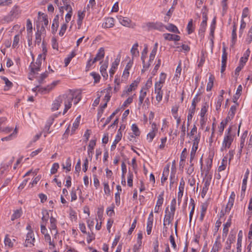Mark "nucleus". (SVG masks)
<instances>
[{
  "label": "nucleus",
  "instance_id": "obj_1",
  "mask_svg": "<svg viewBox=\"0 0 252 252\" xmlns=\"http://www.w3.org/2000/svg\"><path fill=\"white\" fill-rule=\"evenodd\" d=\"M74 97V94L71 93L60 95L54 100L52 104V110L53 111L58 110L61 106L63 105L64 108L63 114L64 115L68 110L71 108Z\"/></svg>",
  "mask_w": 252,
  "mask_h": 252
},
{
  "label": "nucleus",
  "instance_id": "obj_2",
  "mask_svg": "<svg viewBox=\"0 0 252 252\" xmlns=\"http://www.w3.org/2000/svg\"><path fill=\"white\" fill-rule=\"evenodd\" d=\"M143 28L148 30H157L160 31H164V25L158 22H148L145 24Z\"/></svg>",
  "mask_w": 252,
  "mask_h": 252
},
{
  "label": "nucleus",
  "instance_id": "obj_3",
  "mask_svg": "<svg viewBox=\"0 0 252 252\" xmlns=\"http://www.w3.org/2000/svg\"><path fill=\"white\" fill-rule=\"evenodd\" d=\"M234 135H225L222 141V146L220 149L221 151L226 150L230 147L234 139Z\"/></svg>",
  "mask_w": 252,
  "mask_h": 252
},
{
  "label": "nucleus",
  "instance_id": "obj_4",
  "mask_svg": "<svg viewBox=\"0 0 252 252\" xmlns=\"http://www.w3.org/2000/svg\"><path fill=\"white\" fill-rule=\"evenodd\" d=\"M212 180V176L211 175H206L205 178L203 179L204 185L201 192V196L204 198L206 195Z\"/></svg>",
  "mask_w": 252,
  "mask_h": 252
},
{
  "label": "nucleus",
  "instance_id": "obj_5",
  "mask_svg": "<svg viewBox=\"0 0 252 252\" xmlns=\"http://www.w3.org/2000/svg\"><path fill=\"white\" fill-rule=\"evenodd\" d=\"M168 211V208H167L165 210V213L166 214L165 215L164 218V222L163 225L165 226L166 225H169L174 218V215L173 213H167V211Z\"/></svg>",
  "mask_w": 252,
  "mask_h": 252
},
{
  "label": "nucleus",
  "instance_id": "obj_6",
  "mask_svg": "<svg viewBox=\"0 0 252 252\" xmlns=\"http://www.w3.org/2000/svg\"><path fill=\"white\" fill-rule=\"evenodd\" d=\"M158 131V128L155 123L152 124V131H150L147 135V138L149 139V141L151 142L155 137L156 134Z\"/></svg>",
  "mask_w": 252,
  "mask_h": 252
},
{
  "label": "nucleus",
  "instance_id": "obj_7",
  "mask_svg": "<svg viewBox=\"0 0 252 252\" xmlns=\"http://www.w3.org/2000/svg\"><path fill=\"white\" fill-rule=\"evenodd\" d=\"M138 82L137 81H134L133 83H132L128 87L126 90L123 91V93L122 95V96H124L125 94H129V93L132 92V91L135 90L138 85Z\"/></svg>",
  "mask_w": 252,
  "mask_h": 252
},
{
  "label": "nucleus",
  "instance_id": "obj_8",
  "mask_svg": "<svg viewBox=\"0 0 252 252\" xmlns=\"http://www.w3.org/2000/svg\"><path fill=\"white\" fill-rule=\"evenodd\" d=\"M133 64V61L132 60H129V62L127 63V64L126 65V66L125 67V69L123 72L122 78H124L125 80H126L127 78L129 76V70L130 69V68L132 67Z\"/></svg>",
  "mask_w": 252,
  "mask_h": 252
},
{
  "label": "nucleus",
  "instance_id": "obj_9",
  "mask_svg": "<svg viewBox=\"0 0 252 252\" xmlns=\"http://www.w3.org/2000/svg\"><path fill=\"white\" fill-rule=\"evenodd\" d=\"M162 88L159 86H155V93L156 94V98L158 102H160L162 99L163 91L161 90Z\"/></svg>",
  "mask_w": 252,
  "mask_h": 252
},
{
  "label": "nucleus",
  "instance_id": "obj_10",
  "mask_svg": "<svg viewBox=\"0 0 252 252\" xmlns=\"http://www.w3.org/2000/svg\"><path fill=\"white\" fill-rule=\"evenodd\" d=\"M9 14L14 18H17L21 14V10L19 6L15 5L13 6Z\"/></svg>",
  "mask_w": 252,
  "mask_h": 252
},
{
  "label": "nucleus",
  "instance_id": "obj_11",
  "mask_svg": "<svg viewBox=\"0 0 252 252\" xmlns=\"http://www.w3.org/2000/svg\"><path fill=\"white\" fill-rule=\"evenodd\" d=\"M163 36L165 40L169 41H179L180 40V36L170 33H164Z\"/></svg>",
  "mask_w": 252,
  "mask_h": 252
},
{
  "label": "nucleus",
  "instance_id": "obj_12",
  "mask_svg": "<svg viewBox=\"0 0 252 252\" xmlns=\"http://www.w3.org/2000/svg\"><path fill=\"white\" fill-rule=\"evenodd\" d=\"M120 63V59L117 58L115 60V61L112 63L111 65V67L109 70V73L110 77H112L114 74L115 72V70L117 68Z\"/></svg>",
  "mask_w": 252,
  "mask_h": 252
},
{
  "label": "nucleus",
  "instance_id": "obj_13",
  "mask_svg": "<svg viewBox=\"0 0 252 252\" xmlns=\"http://www.w3.org/2000/svg\"><path fill=\"white\" fill-rule=\"evenodd\" d=\"M119 22L124 26L129 27L130 26L131 20L127 17H124L122 16L117 17Z\"/></svg>",
  "mask_w": 252,
  "mask_h": 252
},
{
  "label": "nucleus",
  "instance_id": "obj_14",
  "mask_svg": "<svg viewBox=\"0 0 252 252\" xmlns=\"http://www.w3.org/2000/svg\"><path fill=\"white\" fill-rule=\"evenodd\" d=\"M114 25V20L113 18L108 17L105 20V22L102 24V27L104 28H110Z\"/></svg>",
  "mask_w": 252,
  "mask_h": 252
},
{
  "label": "nucleus",
  "instance_id": "obj_15",
  "mask_svg": "<svg viewBox=\"0 0 252 252\" xmlns=\"http://www.w3.org/2000/svg\"><path fill=\"white\" fill-rule=\"evenodd\" d=\"M249 173H250L249 170L248 169L246 172V173L245 175V177L243 180L242 186L241 195H242L243 192L244 193L246 191V188H247V180L248 178V176L249 175Z\"/></svg>",
  "mask_w": 252,
  "mask_h": 252
},
{
  "label": "nucleus",
  "instance_id": "obj_16",
  "mask_svg": "<svg viewBox=\"0 0 252 252\" xmlns=\"http://www.w3.org/2000/svg\"><path fill=\"white\" fill-rule=\"evenodd\" d=\"M96 145V140H91L90 141L88 147V153L90 157H92V155L93 153V151L94 146Z\"/></svg>",
  "mask_w": 252,
  "mask_h": 252
},
{
  "label": "nucleus",
  "instance_id": "obj_17",
  "mask_svg": "<svg viewBox=\"0 0 252 252\" xmlns=\"http://www.w3.org/2000/svg\"><path fill=\"white\" fill-rule=\"evenodd\" d=\"M138 43H135L133 46L132 47L130 53L132 56V59L134 57H137L139 56V52L138 50Z\"/></svg>",
  "mask_w": 252,
  "mask_h": 252
},
{
  "label": "nucleus",
  "instance_id": "obj_18",
  "mask_svg": "<svg viewBox=\"0 0 252 252\" xmlns=\"http://www.w3.org/2000/svg\"><path fill=\"white\" fill-rule=\"evenodd\" d=\"M144 89H142L140 92V94L139 97V102L138 105L141 106V105L143 103L144 100L145 98L147 95V92L146 90H144Z\"/></svg>",
  "mask_w": 252,
  "mask_h": 252
},
{
  "label": "nucleus",
  "instance_id": "obj_19",
  "mask_svg": "<svg viewBox=\"0 0 252 252\" xmlns=\"http://www.w3.org/2000/svg\"><path fill=\"white\" fill-rule=\"evenodd\" d=\"M34 241V238L33 237V234L32 232H29L27 235L26 240V246L28 247L29 244H33Z\"/></svg>",
  "mask_w": 252,
  "mask_h": 252
},
{
  "label": "nucleus",
  "instance_id": "obj_20",
  "mask_svg": "<svg viewBox=\"0 0 252 252\" xmlns=\"http://www.w3.org/2000/svg\"><path fill=\"white\" fill-rule=\"evenodd\" d=\"M166 77V74L164 73H161L159 76V80L158 82H157L155 86H160V87H162L163 84L165 82V80Z\"/></svg>",
  "mask_w": 252,
  "mask_h": 252
},
{
  "label": "nucleus",
  "instance_id": "obj_21",
  "mask_svg": "<svg viewBox=\"0 0 252 252\" xmlns=\"http://www.w3.org/2000/svg\"><path fill=\"white\" fill-rule=\"evenodd\" d=\"M50 229H51V230L55 231V235L57 234L58 233V232L56 230V229H57V226H56L57 220L54 217H51L50 219Z\"/></svg>",
  "mask_w": 252,
  "mask_h": 252
},
{
  "label": "nucleus",
  "instance_id": "obj_22",
  "mask_svg": "<svg viewBox=\"0 0 252 252\" xmlns=\"http://www.w3.org/2000/svg\"><path fill=\"white\" fill-rule=\"evenodd\" d=\"M40 66L38 65L36 63H31L30 67L31 68V74H35L37 73L38 71L40 70Z\"/></svg>",
  "mask_w": 252,
  "mask_h": 252
},
{
  "label": "nucleus",
  "instance_id": "obj_23",
  "mask_svg": "<svg viewBox=\"0 0 252 252\" xmlns=\"http://www.w3.org/2000/svg\"><path fill=\"white\" fill-rule=\"evenodd\" d=\"M22 214V210L21 209H17L14 211V213L11 216V220L12 221L14 220L19 218Z\"/></svg>",
  "mask_w": 252,
  "mask_h": 252
},
{
  "label": "nucleus",
  "instance_id": "obj_24",
  "mask_svg": "<svg viewBox=\"0 0 252 252\" xmlns=\"http://www.w3.org/2000/svg\"><path fill=\"white\" fill-rule=\"evenodd\" d=\"M164 29H166L167 30H168L170 32H175V33H180L177 28L175 25H174L173 24H170L167 26H164Z\"/></svg>",
  "mask_w": 252,
  "mask_h": 252
},
{
  "label": "nucleus",
  "instance_id": "obj_25",
  "mask_svg": "<svg viewBox=\"0 0 252 252\" xmlns=\"http://www.w3.org/2000/svg\"><path fill=\"white\" fill-rule=\"evenodd\" d=\"M59 15H57L55 16L53 20V22L52 25V29L54 32L57 31L58 27L59 26Z\"/></svg>",
  "mask_w": 252,
  "mask_h": 252
},
{
  "label": "nucleus",
  "instance_id": "obj_26",
  "mask_svg": "<svg viewBox=\"0 0 252 252\" xmlns=\"http://www.w3.org/2000/svg\"><path fill=\"white\" fill-rule=\"evenodd\" d=\"M76 53L75 51H73L69 55H68V57L64 59V64L65 67H66L69 64L72 59L74 57Z\"/></svg>",
  "mask_w": 252,
  "mask_h": 252
},
{
  "label": "nucleus",
  "instance_id": "obj_27",
  "mask_svg": "<svg viewBox=\"0 0 252 252\" xmlns=\"http://www.w3.org/2000/svg\"><path fill=\"white\" fill-rule=\"evenodd\" d=\"M122 138V134L120 133V134L118 133L116 136L115 139L114 141L113 144L111 147V150L113 151L116 147V145L117 143L121 140Z\"/></svg>",
  "mask_w": 252,
  "mask_h": 252
},
{
  "label": "nucleus",
  "instance_id": "obj_28",
  "mask_svg": "<svg viewBox=\"0 0 252 252\" xmlns=\"http://www.w3.org/2000/svg\"><path fill=\"white\" fill-rule=\"evenodd\" d=\"M227 157L226 156L224 157L222 160L221 165L218 168V171L219 172L223 171L225 169L227 164Z\"/></svg>",
  "mask_w": 252,
  "mask_h": 252
},
{
  "label": "nucleus",
  "instance_id": "obj_29",
  "mask_svg": "<svg viewBox=\"0 0 252 252\" xmlns=\"http://www.w3.org/2000/svg\"><path fill=\"white\" fill-rule=\"evenodd\" d=\"M231 225L230 220L228 221L225 224H224L223 228V233L222 236L226 237L227 236L228 232V228Z\"/></svg>",
  "mask_w": 252,
  "mask_h": 252
},
{
  "label": "nucleus",
  "instance_id": "obj_30",
  "mask_svg": "<svg viewBox=\"0 0 252 252\" xmlns=\"http://www.w3.org/2000/svg\"><path fill=\"white\" fill-rule=\"evenodd\" d=\"M14 19V18L8 13L7 15H5L3 17L0 21V22L1 24L9 23L12 21Z\"/></svg>",
  "mask_w": 252,
  "mask_h": 252
},
{
  "label": "nucleus",
  "instance_id": "obj_31",
  "mask_svg": "<svg viewBox=\"0 0 252 252\" xmlns=\"http://www.w3.org/2000/svg\"><path fill=\"white\" fill-rule=\"evenodd\" d=\"M42 213L43 216L41 219V220H42L41 223H45V225H46V223L48 220V219L49 218V213L47 210H43L42 212Z\"/></svg>",
  "mask_w": 252,
  "mask_h": 252
},
{
  "label": "nucleus",
  "instance_id": "obj_32",
  "mask_svg": "<svg viewBox=\"0 0 252 252\" xmlns=\"http://www.w3.org/2000/svg\"><path fill=\"white\" fill-rule=\"evenodd\" d=\"M107 68V64H103L100 66V72L102 76L104 78H107L108 74L106 72V68Z\"/></svg>",
  "mask_w": 252,
  "mask_h": 252
},
{
  "label": "nucleus",
  "instance_id": "obj_33",
  "mask_svg": "<svg viewBox=\"0 0 252 252\" xmlns=\"http://www.w3.org/2000/svg\"><path fill=\"white\" fill-rule=\"evenodd\" d=\"M236 27L235 25H234L233 29L232 32V40H231V43H232V46H233L236 42V38H237V34H236Z\"/></svg>",
  "mask_w": 252,
  "mask_h": 252
},
{
  "label": "nucleus",
  "instance_id": "obj_34",
  "mask_svg": "<svg viewBox=\"0 0 252 252\" xmlns=\"http://www.w3.org/2000/svg\"><path fill=\"white\" fill-rule=\"evenodd\" d=\"M104 49L103 48H100L96 55V58H97L99 60L102 59L104 57Z\"/></svg>",
  "mask_w": 252,
  "mask_h": 252
},
{
  "label": "nucleus",
  "instance_id": "obj_35",
  "mask_svg": "<svg viewBox=\"0 0 252 252\" xmlns=\"http://www.w3.org/2000/svg\"><path fill=\"white\" fill-rule=\"evenodd\" d=\"M223 100V96H222V95H220L218 97L217 102L216 104V109L217 110H219L220 109Z\"/></svg>",
  "mask_w": 252,
  "mask_h": 252
},
{
  "label": "nucleus",
  "instance_id": "obj_36",
  "mask_svg": "<svg viewBox=\"0 0 252 252\" xmlns=\"http://www.w3.org/2000/svg\"><path fill=\"white\" fill-rule=\"evenodd\" d=\"M63 168L66 170V171H70L71 170V162L70 158H68L65 162V165H63Z\"/></svg>",
  "mask_w": 252,
  "mask_h": 252
},
{
  "label": "nucleus",
  "instance_id": "obj_37",
  "mask_svg": "<svg viewBox=\"0 0 252 252\" xmlns=\"http://www.w3.org/2000/svg\"><path fill=\"white\" fill-rule=\"evenodd\" d=\"M41 32L39 30H37V32L35 33V43L37 44L38 45H39L41 41Z\"/></svg>",
  "mask_w": 252,
  "mask_h": 252
},
{
  "label": "nucleus",
  "instance_id": "obj_38",
  "mask_svg": "<svg viewBox=\"0 0 252 252\" xmlns=\"http://www.w3.org/2000/svg\"><path fill=\"white\" fill-rule=\"evenodd\" d=\"M58 83V81L53 82L50 85L47 86L46 87L44 88H41V89H44L45 92H49L53 88H54Z\"/></svg>",
  "mask_w": 252,
  "mask_h": 252
},
{
  "label": "nucleus",
  "instance_id": "obj_39",
  "mask_svg": "<svg viewBox=\"0 0 252 252\" xmlns=\"http://www.w3.org/2000/svg\"><path fill=\"white\" fill-rule=\"evenodd\" d=\"M131 129L133 131V134L137 136H139L140 134V131L138 127V126H137V125L135 124H132V126H131Z\"/></svg>",
  "mask_w": 252,
  "mask_h": 252
},
{
  "label": "nucleus",
  "instance_id": "obj_40",
  "mask_svg": "<svg viewBox=\"0 0 252 252\" xmlns=\"http://www.w3.org/2000/svg\"><path fill=\"white\" fill-rule=\"evenodd\" d=\"M1 79L4 81L6 87L8 88V89L4 88L5 91L7 90L8 89L12 87V83L8 79V78L5 77H1Z\"/></svg>",
  "mask_w": 252,
  "mask_h": 252
},
{
  "label": "nucleus",
  "instance_id": "obj_41",
  "mask_svg": "<svg viewBox=\"0 0 252 252\" xmlns=\"http://www.w3.org/2000/svg\"><path fill=\"white\" fill-rule=\"evenodd\" d=\"M163 192L160 193L158 197V200L157 202V206H159L161 207L162 204L163 202Z\"/></svg>",
  "mask_w": 252,
  "mask_h": 252
},
{
  "label": "nucleus",
  "instance_id": "obj_42",
  "mask_svg": "<svg viewBox=\"0 0 252 252\" xmlns=\"http://www.w3.org/2000/svg\"><path fill=\"white\" fill-rule=\"evenodd\" d=\"M148 53V46L147 45H144V48L141 53V60L142 62H144V60L146 58V55Z\"/></svg>",
  "mask_w": 252,
  "mask_h": 252
},
{
  "label": "nucleus",
  "instance_id": "obj_43",
  "mask_svg": "<svg viewBox=\"0 0 252 252\" xmlns=\"http://www.w3.org/2000/svg\"><path fill=\"white\" fill-rule=\"evenodd\" d=\"M64 4V9L67 11V13H72V9L71 6L67 4V0H63Z\"/></svg>",
  "mask_w": 252,
  "mask_h": 252
},
{
  "label": "nucleus",
  "instance_id": "obj_44",
  "mask_svg": "<svg viewBox=\"0 0 252 252\" xmlns=\"http://www.w3.org/2000/svg\"><path fill=\"white\" fill-rule=\"evenodd\" d=\"M195 110V108L191 107L189 108V114L188 116V122L191 120L194 114Z\"/></svg>",
  "mask_w": 252,
  "mask_h": 252
},
{
  "label": "nucleus",
  "instance_id": "obj_45",
  "mask_svg": "<svg viewBox=\"0 0 252 252\" xmlns=\"http://www.w3.org/2000/svg\"><path fill=\"white\" fill-rule=\"evenodd\" d=\"M4 244L6 246H8L9 247H12L13 246V243L11 239L8 237V235H6L4 239Z\"/></svg>",
  "mask_w": 252,
  "mask_h": 252
},
{
  "label": "nucleus",
  "instance_id": "obj_46",
  "mask_svg": "<svg viewBox=\"0 0 252 252\" xmlns=\"http://www.w3.org/2000/svg\"><path fill=\"white\" fill-rule=\"evenodd\" d=\"M227 53L226 51V48L224 46L222 48V63H226L227 61Z\"/></svg>",
  "mask_w": 252,
  "mask_h": 252
},
{
  "label": "nucleus",
  "instance_id": "obj_47",
  "mask_svg": "<svg viewBox=\"0 0 252 252\" xmlns=\"http://www.w3.org/2000/svg\"><path fill=\"white\" fill-rule=\"evenodd\" d=\"M236 111V106L235 105H232L231 106L230 110L228 112L229 117L230 118H233Z\"/></svg>",
  "mask_w": 252,
  "mask_h": 252
},
{
  "label": "nucleus",
  "instance_id": "obj_48",
  "mask_svg": "<svg viewBox=\"0 0 252 252\" xmlns=\"http://www.w3.org/2000/svg\"><path fill=\"white\" fill-rule=\"evenodd\" d=\"M212 159H208L206 161V174L207 175L212 167Z\"/></svg>",
  "mask_w": 252,
  "mask_h": 252
},
{
  "label": "nucleus",
  "instance_id": "obj_49",
  "mask_svg": "<svg viewBox=\"0 0 252 252\" xmlns=\"http://www.w3.org/2000/svg\"><path fill=\"white\" fill-rule=\"evenodd\" d=\"M20 40V34H18L16 35L14 37L13 42L12 44V47L13 48H15L18 44Z\"/></svg>",
  "mask_w": 252,
  "mask_h": 252
},
{
  "label": "nucleus",
  "instance_id": "obj_50",
  "mask_svg": "<svg viewBox=\"0 0 252 252\" xmlns=\"http://www.w3.org/2000/svg\"><path fill=\"white\" fill-rule=\"evenodd\" d=\"M74 94V97L73 98V101L74 100V104H77L81 99V95L80 94H76L75 93H72Z\"/></svg>",
  "mask_w": 252,
  "mask_h": 252
},
{
  "label": "nucleus",
  "instance_id": "obj_51",
  "mask_svg": "<svg viewBox=\"0 0 252 252\" xmlns=\"http://www.w3.org/2000/svg\"><path fill=\"white\" fill-rule=\"evenodd\" d=\"M234 202V201L233 200H228V202L226 207L225 208V212L226 213L229 212L232 207L233 206Z\"/></svg>",
  "mask_w": 252,
  "mask_h": 252
},
{
  "label": "nucleus",
  "instance_id": "obj_52",
  "mask_svg": "<svg viewBox=\"0 0 252 252\" xmlns=\"http://www.w3.org/2000/svg\"><path fill=\"white\" fill-rule=\"evenodd\" d=\"M59 168V164L58 163H54L51 169V173L52 174H55L57 172Z\"/></svg>",
  "mask_w": 252,
  "mask_h": 252
},
{
  "label": "nucleus",
  "instance_id": "obj_53",
  "mask_svg": "<svg viewBox=\"0 0 252 252\" xmlns=\"http://www.w3.org/2000/svg\"><path fill=\"white\" fill-rule=\"evenodd\" d=\"M27 30L28 33H32V24L30 19H28L27 21Z\"/></svg>",
  "mask_w": 252,
  "mask_h": 252
},
{
  "label": "nucleus",
  "instance_id": "obj_54",
  "mask_svg": "<svg viewBox=\"0 0 252 252\" xmlns=\"http://www.w3.org/2000/svg\"><path fill=\"white\" fill-rule=\"evenodd\" d=\"M53 119H52L51 120H49L46 123L45 126V127H44V130L47 132V133H50V132L49 131V129H50V126H51V125L52 124V121H53Z\"/></svg>",
  "mask_w": 252,
  "mask_h": 252
},
{
  "label": "nucleus",
  "instance_id": "obj_55",
  "mask_svg": "<svg viewBox=\"0 0 252 252\" xmlns=\"http://www.w3.org/2000/svg\"><path fill=\"white\" fill-rule=\"evenodd\" d=\"M193 144L192 145L193 146H198V143L200 141V134H198L197 135H196L195 137H193Z\"/></svg>",
  "mask_w": 252,
  "mask_h": 252
},
{
  "label": "nucleus",
  "instance_id": "obj_56",
  "mask_svg": "<svg viewBox=\"0 0 252 252\" xmlns=\"http://www.w3.org/2000/svg\"><path fill=\"white\" fill-rule=\"evenodd\" d=\"M207 111V107L205 106H203L201 108V112H200V116L202 118L201 120H200L201 122H203L204 120V116L205 115L206 112Z\"/></svg>",
  "mask_w": 252,
  "mask_h": 252
},
{
  "label": "nucleus",
  "instance_id": "obj_57",
  "mask_svg": "<svg viewBox=\"0 0 252 252\" xmlns=\"http://www.w3.org/2000/svg\"><path fill=\"white\" fill-rule=\"evenodd\" d=\"M169 167L170 164L169 163H168L166 164V165L164 168L163 171V176L168 177L169 172Z\"/></svg>",
  "mask_w": 252,
  "mask_h": 252
},
{
  "label": "nucleus",
  "instance_id": "obj_58",
  "mask_svg": "<svg viewBox=\"0 0 252 252\" xmlns=\"http://www.w3.org/2000/svg\"><path fill=\"white\" fill-rule=\"evenodd\" d=\"M91 75L93 77V78L94 80V83H96L99 81L100 77V75L98 73L93 72L91 73Z\"/></svg>",
  "mask_w": 252,
  "mask_h": 252
},
{
  "label": "nucleus",
  "instance_id": "obj_59",
  "mask_svg": "<svg viewBox=\"0 0 252 252\" xmlns=\"http://www.w3.org/2000/svg\"><path fill=\"white\" fill-rule=\"evenodd\" d=\"M12 3V0H0V6L9 5Z\"/></svg>",
  "mask_w": 252,
  "mask_h": 252
},
{
  "label": "nucleus",
  "instance_id": "obj_60",
  "mask_svg": "<svg viewBox=\"0 0 252 252\" xmlns=\"http://www.w3.org/2000/svg\"><path fill=\"white\" fill-rule=\"evenodd\" d=\"M207 26V22L203 21L201 22L199 29V32L203 33L205 31Z\"/></svg>",
  "mask_w": 252,
  "mask_h": 252
},
{
  "label": "nucleus",
  "instance_id": "obj_61",
  "mask_svg": "<svg viewBox=\"0 0 252 252\" xmlns=\"http://www.w3.org/2000/svg\"><path fill=\"white\" fill-rule=\"evenodd\" d=\"M80 120V116H79L76 119L75 122L73 124V128L74 130H75V129L78 128L79 125Z\"/></svg>",
  "mask_w": 252,
  "mask_h": 252
},
{
  "label": "nucleus",
  "instance_id": "obj_62",
  "mask_svg": "<svg viewBox=\"0 0 252 252\" xmlns=\"http://www.w3.org/2000/svg\"><path fill=\"white\" fill-rule=\"evenodd\" d=\"M242 238L238 237L237 243V252H241Z\"/></svg>",
  "mask_w": 252,
  "mask_h": 252
},
{
  "label": "nucleus",
  "instance_id": "obj_63",
  "mask_svg": "<svg viewBox=\"0 0 252 252\" xmlns=\"http://www.w3.org/2000/svg\"><path fill=\"white\" fill-rule=\"evenodd\" d=\"M67 28L66 24H63L62 25L59 34L60 36H63Z\"/></svg>",
  "mask_w": 252,
  "mask_h": 252
},
{
  "label": "nucleus",
  "instance_id": "obj_64",
  "mask_svg": "<svg viewBox=\"0 0 252 252\" xmlns=\"http://www.w3.org/2000/svg\"><path fill=\"white\" fill-rule=\"evenodd\" d=\"M247 149L248 152L252 151V134L250 136Z\"/></svg>",
  "mask_w": 252,
  "mask_h": 252
}]
</instances>
